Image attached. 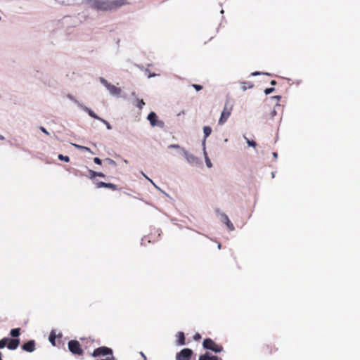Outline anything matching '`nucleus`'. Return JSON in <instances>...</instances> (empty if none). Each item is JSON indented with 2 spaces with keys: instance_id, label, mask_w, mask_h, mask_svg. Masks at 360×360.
<instances>
[{
  "instance_id": "nucleus-10",
  "label": "nucleus",
  "mask_w": 360,
  "mask_h": 360,
  "mask_svg": "<svg viewBox=\"0 0 360 360\" xmlns=\"http://www.w3.org/2000/svg\"><path fill=\"white\" fill-rule=\"evenodd\" d=\"M231 108L228 109L227 106L225 105L223 111L221 113V117L219 120V124H220V125L224 124L227 121L229 116L231 115Z\"/></svg>"
},
{
  "instance_id": "nucleus-44",
  "label": "nucleus",
  "mask_w": 360,
  "mask_h": 360,
  "mask_svg": "<svg viewBox=\"0 0 360 360\" xmlns=\"http://www.w3.org/2000/svg\"><path fill=\"white\" fill-rule=\"evenodd\" d=\"M141 174H143V176L146 179H148V177L143 173V172H141Z\"/></svg>"
},
{
  "instance_id": "nucleus-41",
  "label": "nucleus",
  "mask_w": 360,
  "mask_h": 360,
  "mask_svg": "<svg viewBox=\"0 0 360 360\" xmlns=\"http://www.w3.org/2000/svg\"><path fill=\"white\" fill-rule=\"evenodd\" d=\"M158 190L160 191L161 192H163L155 184L153 185Z\"/></svg>"
},
{
  "instance_id": "nucleus-48",
  "label": "nucleus",
  "mask_w": 360,
  "mask_h": 360,
  "mask_svg": "<svg viewBox=\"0 0 360 360\" xmlns=\"http://www.w3.org/2000/svg\"><path fill=\"white\" fill-rule=\"evenodd\" d=\"M218 248H219V249H220V248H221V244H220V243H219V244H218Z\"/></svg>"
},
{
  "instance_id": "nucleus-2",
  "label": "nucleus",
  "mask_w": 360,
  "mask_h": 360,
  "mask_svg": "<svg viewBox=\"0 0 360 360\" xmlns=\"http://www.w3.org/2000/svg\"><path fill=\"white\" fill-rule=\"evenodd\" d=\"M99 81H100L101 84H102L106 88V89L108 91L110 96H116V97L120 96V94L122 92V89L120 88L117 87L116 86L109 83L103 77H100Z\"/></svg>"
},
{
  "instance_id": "nucleus-7",
  "label": "nucleus",
  "mask_w": 360,
  "mask_h": 360,
  "mask_svg": "<svg viewBox=\"0 0 360 360\" xmlns=\"http://www.w3.org/2000/svg\"><path fill=\"white\" fill-rule=\"evenodd\" d=\"M68 349L74 354L81 355L83 353L80 344L77 340H70L68 342Z\"/></svg>"
},
{
  "instance_id": "nucleus-37",
  "label": "nucleus",
  "mask_w": 360,
  "mask_h": 360,
  "mask_svg": "<svg viewBox=\"0 0 360 360\" xmlns=\"http://www.w3.org/2000/svg\"><path fill=\"white\" fill-rule=\"evenodd\" d=\"M210 360H221V359H219L218 356L212 355L211 354H210Z\"/></svg>"
},
{
  "instance_id": "nucleus-45",
  "label": "nucleus",
  "mask_w": 360,
  "mask_h": 360,
  "mask_svg": "<svg viewBox=\"0 0 360 360\" xmlns=\"http://www.w3.org/2000/svg\"><path fill=\"white\" fill-rule=\"evenodd\" d=\"M155 75H156L153 73V74H151V75L149 76V77H155Z\"/></svg>"
},
{
  "instance_id": "nucleus-52",
  "label": "nucleus",
  "mask_w": 360,
  "mask_h": 360,
  "mask_svg": "<svg viewBox=\"0 0 360 360\" xmlns=\"http://www.w3.org/2000/svg\"><path fill=\"white\" fill-rule=\"evenodd\" d=\"M0 360H2L1 359V353L0 352Z\"/></svg>"
},
{
  "instance_id": "nucleus-42",
  "label": "nucleus",
  "mask_w": 360,
  "mask_h": 360,
  "mask_svg": "<svg viewBox=\"0 0 360 360\" xmlns=\"http://www.w3.org/2000/svg\"><path fill=\"white\" fill-rule=\"evenodd\" d=\"M158 190L160 191L161 192H163L155 184L153 185Z\"/></svg>"
},
{
  "instance_id": "nucleus-20",
  "label": "nucleus",
  "mask_w": 360,
  "mask_h": 360,
  "mask_svg": "<svg viewBox=\"0 0 360 360\" xmlns=\"http://www.w3.org/2000/svg\"><path fill=\"white\" fill-rule=\"evenodd\" d=\"M72 146H75V148L79 149V150H85V151H88L89 153H91V149L89 148H88V147L82 146H80V145H78V144H76V143H72Z\"/></svg>"
},
{
  "instance_id": "nucleus-11",
  "label": "nucleus",
  "mask_w": 360,
  "mask_h": 360,
  "mask_svg": "<svg viewBox=\"0 0 360 360\" xmlns=\"http://www.w3.org/2000/svg\"><path fill=\"white\" fill-rule=\"evenodd\" d=\"M219 216L221 221L226 224V226L230 231H233L235 229L233 224L231 223L226 214L224 212H220Z\"/></svg>"
},
{
  "instance_id": "nucleus-47",
  "label": "nucleus",
  "mask_w": 360,
  "mask_h": 360,
  "mask_svg": "<svg viewBox=\"0 0 360 360\" xmlns=\"http://www.w3.org/2000/svg\"><path fill=\"white\" fill-rule=\"evenodd\" d=\"M274 98H276V99H280V98H281V96H275Z\"/></svg>"
},
{
  "instance_id": "nucleus-46",
  "label": "nucleus",
  "mask_w": 360,
  "mask_h": 360,
  "mask_svg": "<svg viewBox=\"0 0 360 360\" xmlns=\"http://www.w3.org/2000/svg\"><path fill=\"white\" fill-rule=\"evenodd\" d=\"M252 87H253V84H250L249 85V86H248V88H249V89H251V88H252Z\"/></svg>"
},
{
  "instance_id": "nucleus-33",
  "label": "nucleus",
  "mask_w": 360,
  "mask_h": 360,
  "mask_svg": "<svg viewBox=\"0 0 360 360\" xmlns=\"http://www.w3.org/2000/svg\"><path fill=\"white\" fill-rule=\"evenodd\" d=\"M193 86L196 91H200L202 89V86L198 84H193Z\"/></svg>"
},
{
  "instance_id": "nucleus-18",
  "label": "nucleus",
  "mask_w": 360,
  "mask_h": 360,
  "mask_svg": "<svg viewBox=\"0 0 360 360\" xmlns=\"http://www.w3.org/2000/svg\"><path fill=\"white\" fill-rule=\"evenodd\" d=\"M89 172L90 174L91 179L94 178L95 176L105 177V174L101 172H97L93 170H89Z\"/></svg>"
},
{
  "instance_id": "nucleus-22",
  "label": "nucleus",
  "mask_w": 360,
  "mask_h": 360,
  "mask_svg": "<svg viewBox=\"0 0 360 360\" xmlns=\"http://www.w3.org/2000/svg\"><path fill=\"white\" fill-rule=\"evenodd\" d=\"M10 334L13 338L18 337L20 335V328L12 329L10 332Z\"/></svg>"
},
{
  "instance_id": "nucleus-53",
  "label": "nucleus",
  "mask_w": 360,
  "mask_h": 360,
  "mask_svg": "<svg viewBox=\"0 0 360 360\" xmlns=\"http://www.w3.org/2000/svg\"><path fill=\"white\" fill-rule=\"evenodd\" d=\"M124 162L127 163V160H124Z\"/></svg>"
},
{
  "instance_id": "nucleus-12",
  "label": "nucleus",
  "mask_w": 360,
  "mask_h": 360,
  "mask_svg": "<svg viewBox=\"0 0 360 360\" xmlns=\"http://www.w3.org/2000/svg\"><path fill=\"white\" fill-rule=\"evenodd\" d=\"M22 348L23 350L28 352H32L35 349V342L34 340H30L27 342L25 343Z\"/></svg>"
},
{
  "instance_id": "nucleus-13",
  "label": "nucleus",
  "mask_w": 360,
  "mask_h": 360,
  "mask_svg": "<svg viewBox=\"0 0 360 360\" xmlns=\"http://www.w3.org/2000/svg\"><path fill=\"white\" fill-rule=\"evenodd\" d=\"M96 188H110V189H112V190H117V186L115 184H111V183H105V182H103V181L98 182L96 184Z\"/></svg>"
},
{
  "instance_id": "nucleus-36",
  "label": "nucleus",
  "mask_w": 360,
  "mask_h": 360,
  "mask_svg": "<svg viewBox=\"0 0 360 360\" xmlns=\"http://www.w3.org/2000/svg\"><path fill=\"white\" fill-rule=\"evenodd\" d=\"M39 129L46 135H49V132L44 127H40Z\"/></svg>"
},
{
  "instance_id": "nucleus-25",
  "label": "nucleus",
  "mask_w": 360,
  "mask_h": 360,
  "mask_svg": "<svg viewBox=\"0 0 360 360\" xmlns=\"http://www.w3.org/2000/svg\"><path fill=\"white\" fill-rule=\"evenodd\" d=\"M244 138L246 140V142L249 146L255 148L257 146L255 141L249 140L246 136H244Z\"/></svg>"
},
{
  "instance_id": "nucleus-3",
  "label": "nucleus",
  "mask_w": 360,
  "mask_h": 360,
  "mask_svg": "<svg viewBox=\"0 0 360 360\" xmlns=\"http://www.w3.org/2000/svg\"><path fill=\"white\" fill-rule=\"evenodd\" d=\"M203 347L207 349L212 350L216 353H219L223 350V347L221 345H217L210 338H207L203 341Z\"/></svg>"
},
{
  "instance_id": "nucleus-21",
  "label": "nucleus",
  "mask_w": 360,
  "mask_h": 360,
  "mask_svg": "<svg viewBox=\"0 0 360 360\" xmlns=\"http://www.w3.org/2000/svg\"><path fill=\"white\" fill-rule=\"evenodd\" d=\"M8 340H9V338H4L0 340V349H3L6 346H7Z\"/></svg>"
},
{
  "instance_id": "nucleus-1",
  "label": "nucleus",
  "mask_w": 360,
  "mask_h": 360,
  "mask_svg": "<svg viewBox=\"0 0 360 360\" xmlns=\"http://www.w3.org/2000/svg\"><path fill=\"white\" fill-rule=\"evenodd\" d=\"M127 0H82V4L96 11H110L126 4Z\"/></svg>"
},
{
  "instance_id": "nucleus-51",
  "label": "nucleus",
  "mask_w": 360,
  "mask_h": 360,
  "mask_svg": "<svg viewBox=\"0 0 360 360\" xmlns=\"http://www.w3.org/2000/svg\"><path fill=\"white\" fill-rule=\"evenodd\" d=\"M271 176H272V177H274V172L271 173Z\"/></svg>"
},
{
  "instance_id": "nucleus-17",
  "label": "nucleus",
  "mask_w": 360,
  "mask_h": 360,
  "mask_svg": "<svg viewBox=\"0 0 360 360\" xmlns=\"http://www.w3.org/2000/svg\"><path fill=\"white\" fill-rule=\"evenodd\" d=\"M212 128L209 126H205L203 127L204 138L206 139L212 133Z\"/></svg>"
},
{
  "instance_id": "nucleus-6",
  "label": "nucleus",
  "mask_w": 360,
  "mask_h": 360,
  "mask_svg": "<svg viewBox=\"0 0 360 360\" xmlns=\"http://www.w3.org/2000/svg\"><path fill=\"white\" fill-rule=\"evenodd\" d=\"M67 98L72 101V102H74L78 107L82 108L84 111L87 112L89 116H94V112L89 108L83 105L81 102L78 101L73 95L69 94L67 95Z\"/></svg>"
},
{
  "instance_id": "nucleus-19",
  "label": "nucleus",
  "mask_w": 360,
  "mask_h": 360,
  "mask_svg": "<svg viewBox=\"0 0 360 360\" xmlns=\"http://www.w3.org/2000/svg\"><path fill=\"white\" fill-rule=\"evenodd\" d=\"M204 155V158H205V164H206V166L208 167V168H211L212 167V164L207 155V151H205V154H203Z\"/></svg>"
},
{
  "instance_id": "nucleus-40",
  "label": "nucleus",
  "mask_w": 360,
  "mask_h": 360,
  "mask_svg": "<svg viewBox=\"0 0 360 360\" xmlns=\"http://www.w3.org/2000/svg\"><path fill=\"white\" fill-rule=\"evenodd\" d=\"M158 190L160 191L161 192H163L155 184L153 185Z\"/></svg>"
},
{
  "instance_id": "nucleus-38",
  "label": "nucleus",
  "mask_w": 360,
  "mask_h": 360,
  "mask_svg": "<svg viewBox=\"0 0 360 360\" xmlns=\"http://www.w3.org/2000/svg\"><path fill=\"white\" fill-rule=\"evenodd\" d=\"M243 85L242 86V89L243 91H245L248 89V87L245 86V83H243Z\"/></svg>"
},
{
  "instance_id": "nucleus-34",
  "label": "nucleus",
  "mask_w": 360,
  "mask_h": 360,
  "mask_svg": "<svg viewBox=\"0 0 360 360\" xmlns=\"http://www.w3.org/2000/svg\"><path fill=\"white\" fill-rule=\"evenodd\" d=\"M94 162L97 165H101L102 162L101 160L98 158H94Z\"/></svg>"
},
{
  "instance_id": "nucleus-4",
  "label": "nucleus",
  "mask_w": 360,
  "mask_h": 360,
  "mask_svg": "<svg viewBox=\"0 0 360 360\" xmlns=\"http://www.w3.org/2000/svg\"><path fill=\"white\" fill-rule=\"evenodd\" d=\"M181 154L189 165H198L199 164V159L193 154L189 153L185 148H181Z\"/></svg>"
},
{
  "instance_id": "nucleus-50",
  "label": "nucleus",
  "mask_w": 360,
  "mask_h": 360,
  "mask_svg": "<svg viewBox=\"0 0 360 360\" xmlns=\"http://www.w3.org/2000/svg\"><path fill=\"white\" fill-rule=\"evenodd\" d=\"M141 355H142L143 357H144L146 359V356H145L143 353L141 352Z\"/></svg>"
},
{
  "instance_id": "nucleus-15",
  "label": "nucleus",
  "mask_w": 360,
  "mask_h": 360,
  "mask_svg": "<svg viewBox=\"0 0 360 360\" xmlns=\"http://www.w3.org/2000/svg\"><path fill=\"white\" fill-rule=\"evenodd\" d=\"M177 345L180 346L184 345L186 344L184 333L183 332H179L177 334Z\"/></svg>"
},
{
  "instance_id": "nucleus-30",
  "label": "nucleus",
  "mask_w": 360,
  "mask_h": 360,
  "mask_svg": "<svg viewBox=\"0 0 360 360\" xmlns=\"http://www.w3.org/2000/svg\"><path fill=\"white\" fill-rule=\"evenodd\" d=\"M275 89L274 88H267L264 90V94L266 95H269L270 94H271L273 91H274Z\"/></svg>"
},
{
  "instance_id": "nucleus-26",
  "label": "nucleus",
  "mask_w": 360,
  "mask_h": 360,
  "mask_svg": "<svg viewBox=\"0 0 360 360\" xmlns=\"http://www.w3.org/2000/svg\"><path fill=\"white\" fill-rule=\"evenodd\" d=\"M58 158L60 160H63L66 162H68L70 161V158L68 156L63 155L62 154L58 155Z\"/></svg>"
},
{
  "instance_id": "nucleus-43",
  "label": "nucleus",
  "mask_w": 360,
  "mask_h": 360,
  "mask_svg": "<svg viewBox=\"0 0 360 360\" xmlns=\"http://www.w3.org/2000/svg\"><path fill=\"white\" fill-rule=\"evenodd\" d=\"M271 85H276V82L275 80H272V81L271 82Z\"/></svg>"
},
{
  "instance_id": "nucleus-28",
  "label": "nucleus",
  "mask_w": 360,
  "mask_h": 360,
  "mask_svg": "<svg viewBox=\"0 0 360 360\" xmlns=\"http://www.w3.org/2000/svg\"><path fill=\"white\" fill-rule=\"evenodd\" d=\"M168 148H172V149H179L181 152V148H183L178 144H171L168 146Z\"/></svg>"
},
{
  "instance_id": "nucleus-32",
  "label": "nucleus",
  "mask_w": 360,
  "mask_h": 360,
  "mask_svg": "<svg viewBox=\"0 0 360 360\" xmlns=\"http://www.w3.org/2000/svg\"><path fill=\"white\" fill-rule=\"evenodd\" d=\"M49 341L52 345H55V336H53L52 333L49 336Z\"/></svg>"
},
{
  "instance_id": "nucleus-14",
  "label": "nucleus",
  "mask_w": 360,
  "mask_h": 360,
  "mask_svg": "<svg viewBox=\"0 0 360 360\" xmlns=\"http://www.w3.org/2000/svg\"><path fill=\"white\" fill-rule=\"evenodd\" d=\"M20 340L18 339H9L7 344V347L11 350H14L18 348Z\"/></svg>"
},
{
  "instance_id": "nucleus-24",
  "label": "nucleus",
  "mask_w": 360,
  "mask_h": 360,
  "mask_svg": "<svg viewBox=\"0 0 360 360\" xmlns=\"http://www.w3.org/2000/svg\"><path fill=\"white\" fill-rule=\"evenodd\" d=\"M136 107L139 108V109H142L143 105H145V102L142 99L139 98L136 99Z\"/></svg>"
},
{
  "instance_id": "nucleus-35",
  "label": "nucleus",
  "mask_w": 360,
  "mask_h": 360,
  "mask_svg": "<svg viewBox=\"0 0 360 360\" xmlns=\"http://www.w3.org/2000/svg\"><path fill=\"white\" fill-rule=\"evenodd\" d=\"M193 339L195 341H198L201 339V335L199 333H195V335L193 336Z\"/></svg>"
},
{
  "instance_id": "nucleus-8",
  "label": "nucleus",
  "mask_w": 360,
  "mask_h": 360,
  "mask_svg": "<svg viewBox=\"0 0 360 360\" xmlns=\"http://www.w3.org/2000/svg\"><path fill=\"white\" fill-rule=\"evenodd\" d=\"M112 355V350L110 348L106 347H101L97 349H96L92 356L94 357H98L101 356H106V355Z\"/></svg>"
},
{
  "instance_id": "nucleus-5",
  "label": "nucleus",
  "mask_w": 360,
  "mask_h": 360,
  "mask_svg": "<svg viewBox=\"0 0 360 360\" xmlns=\"http://www.w3.org/2000/svg\"><path fill=\"white\" fill-rule=\"evenodd\" d=\"M147 120L149 121L152 127H158L160 128H163L165 127L164 122L159 120L156 113L154 112H150L148 115Z\"/></svg>"
},
{
  "instance_id": "nucleus-9",
  "label": "nucleus",
  "mask_w": 360,
  "mask_h": 360,
  "mask_svg": "<svg viewBox=\"0 0 360 360\" xmlns=\"http://www.w3.org/2000/svg\"><path fill=\"white\" fill-rule=\"evenodd\" d=\"M193 351L188 348L183 349L180 352L176 354V360H190Z\"/></svg>"
},
{
  "instance_id": "nucleus-16",
  "label": "nucleus",
  "mask_w": 360,
  "mask_h": 360,
  "mask_svg": "<svg viewBox=\"0 0 360 360\" xmlns=\"http://www.w3.org/2000/svg\"><path fill=\"white\" fill-rule=\"evenodd\" d=\"M91 117L94 118V119H96L98 120H99L100 122H103V124H105L106 126V128L108 129H111V125L109 124V122H108L106 120H103V118L98 117L95 112H94V116H91Z\"/></svg>"
},
{
  "instance_id": "nucleus-54",
  "label": "nucleus",
  "mask_w": 360,
  "mask_h": 360,
  "mask_svg": "<svg viewBox=\"0 0 360 360\" xmlns=\"http://www.w3.org/2000/svg\"><path fill=\"white\" fill-rule=\"evenodd\" d=\"M227 141H228V139H226L224 140V142H227Z\"/></svg>"
},
{
  "instance_id": "nucleus-31",
  "label": "nucleus",
  "mask_w": 360,
  "mask_h": 360,
  "mask_svg": "<svg viewBox=\"0 0 360 360\" xmlns=\"http://www.w3.org/2000/svg\"><path fill=\"white\" fill-rule=\"evenodd\" d=\"M206 139H205V138L203 139L202 141V151H203V154H205V151H206Z\"/></svg>"
},
{
  "instance_id": "nucleus-29",
  "label": "nucleus",
  "mask_w": 360,
  "mask_h": 360,
  "mask_svg": "<svg viewBox=\"0 0 360 360\" xmlns=\"http://www.w3.org/2000/svg\"><path fill=\"white\" fill-rule=\"evenodd\" d=\"M260 75H270V74L267 72H254L251 74L252 76H257Z\"/></svg>"
},
{
  "instance_id": "nucleus-23",
  "label": "nucleus",
  "mask_w": 360,
  "mask_h": 360,
  "mask_svg": "<svg viewBox=\"0 0 360 360\" xmlns=\"http://www.w3.org/2000/svg\"><path fill=\"white\" fill-rule=\"evenodd\" d=\"M210 353L206 352L205 354L200 356L198 360H210Z\"/></svg>"
},
{
  "instance_id": "nucleus-27",
  "label": "nucleus",
  "mask_w": 360,
  "mask_h": 360,
  "mask_svg": "<svg viewBox=\"0 0 360 360\" xmlns=\"http://www.w3.org/2000/svg\"><path fill=\"white\" fill-rule=\"evenodd\" d=\"M105 161L106 162H108V165H111V166H112V167H116V166H117V163H116V162H115V160H113L110 159V158H106V159L105 160Z\"/></svg>"
},
{
  "instance_id": "nucleus-49",
  "label": "nucleus",
  "mask_w": 360,
  "mask_h": 360,
  "mask_svg": "<svg viewBox=\"0 0 360 360\" xmlns=\"http://www.w3.org/2000/svg\"><path fill=\"white\" fill-rule=\"evenodd\" d=\"M148 180L150 183H152V182H153V181H152L150 178H148Z\"/></svg>"
},
{
  "instance_id": "nucleus-39",
  "label": "nucleus",
  "mask_w": 360,
  "mask_h": 360,
  "mask_svg": "<svg viewBox=\"0 0 360 360\" xmlns=\"http://www.w3.org/2000/svg\"><path fill=\"white\" fill-rule=\"evenodd\" d=\"M273 156L275 159L278 158V154L276 153H273Z\"/></svg>"
}]
</instances>
